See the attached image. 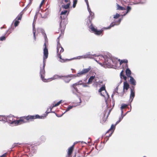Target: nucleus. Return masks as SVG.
<instances>
[{
	"label": "nucleus",
	"instance_id": "f257e3e1",
	"mask_svg": "<svg viewBox=\"0 0 157 157\" xmlns=\"http://www.w3.org/2000/svg\"><path fill=\"white\" fill-rule=\"evenodd\" d=\"M44 47L43 50L44 64L42 67L40 68V75L41 78L42 80L44 82H47L48 81L52 80H53L59 78H62V76L59 75H55L53 76V77L50 78H49L47 79L44 78V76L45 75L44 67L45 65V62H46V60L45 59H46L48 57V48L46 46V42L44 43Z\"/></svg>",
	"mask_w": 157,
	"mask_h": 157
},
{
	"label": "nucleus",
	"instance_id": "f03ea898",
	"mask_svg": "<svg viewBox=\"0 0 157 157\" xmlns=\"http://www.w3.org/2000/svg\"><path fill=\"white\" fill-rule=\"evenodd\" d=\"M44 117L40 116L38 114L34 115H29L27 116L21 117L19 120H17L16 122L17 125L21 124L24 123L29 122L33 121L34 119H42Z\"/></svg>",
	"mask_w": 157,
	"mask_h": 157
},
{
	"label": "nucleus",
	"instance_id": "7ed1b4c3",
	"mask_svg": "<svg viewBox=\"0 0 157 157\" xmlns=\"http://www.w3.org/2000/svg\"><path fill=\"white\" fill-rule=\"evenodd\" d=\"M59 36L57 39V53L58 56L59 58V61L61 63H64L66 62L69 61L71 60V59H62L61 56V53L63 52L64 50L63 48L62 47L60 43L59 40Z\"/></svg>",
	"mask_w": 157,
	"mask_h": 157
},
{
	"label": "nucleus",
	"instance_id": "20e7f679",
	"mask_svg": "<svg viewBox=\"0 0 157 157\" xmlns=\"http://www.w3.org/2000/svg\"><path fill=\"white\" fill-rule=\"evenodd\" d=\"M59 19L60 23L59 29H60L61 32L62 33L64 31L66 27V25L67 24V20L64 18V17H63L62 16H60Z\"/></svg>",
	"mask_w": 157,
	"mask_h": 157
},
{
	"label": "nucleus",
	"instance_id": "39448f33",
	"mask_svg": "<svg viewBox=\"0 0 157 157\" xmlns=\"http://www.w3.org/2000/svg\"><path fill=\"white\" fill-rule=\"evenodd\" d=\"M129 87V84L127 83V82L126 81L124 82V86H123V88L122 90H121V92H120V90H118V87H117L115 91L118 94V95L121 96H122L124 94V93L125 92V90H127Z\"/></svg>",
	"mask_w": 157,
	"mask_h": 157
},
{
	"label": "nucleus",
	"instance_id": "423d86ee",
	"mask_svg": "<svg viewBox=\"0 0 157 157\" xmlns=\"http://www.w3.org/2000/svg\"><path fill=\"white\" fill-rule=\"evenodd\" d=\"M90 28L91 29V31L93 32L95 34L98 35H101L102 34L103 30H98L96 28H95L92 24H91L90 26Z\"/></svg>",
	"mask_w": 157,
	"mask_h": 157
},
{
	"label": "nucleus",
	"instance_id": "0eeeda50",
	"mask_svg": "<svg viewBox=\"0 0 157 157\" xmlns=\"http://www.w3.org/2000/svg\"><path fill=\"white\" fill-rule=\"evenodd\" d=\"M23 13L22 12H21L17 16L16 18L14 21V25L15 27H16L19 24L20 22L19 21V20H21L22 16L23 15Z\"/></svg>",
	"mask_w": 157,
	"mask_h": 157
},
{
	"label": "nucleus",
	"instance_id": "6e6552de",
	"mask_svg": "<svg viewBox=\"0 0 157 157\" xmlns=\"http://www.w3.org/2000/svg\"><path fill=\"white\" fill-rule=\"evenodd\" d=\"M90 69L91 67H89L87 68L84 69L82 71L78 73L76 75L75 77H80L83 75L86 74L90 71Z\"/></svg>",
	"mask_w": 157,
	"mask_h": 157
},
{
	"label": "nucleus",
	"instance_id": "1a4fd4ad",
	"mask_svg": "<svg viewBox=\"0 0 157 157\" xmlns=\"http://www.w3.org/2000/svg\"><path fill=\"white\" fill-rule=\"evenodd\" d=\"M6 122H8L10 123L15 124L16 125H17L16 121L17 120H15L14 119L13 116H8L6 117Z\"/></svg>",
	"mask_w": 157,
	"mask_h": 157
},
{
	"label": "nucleus",
	"instance_id": "9d476101",
	"mask_svg": "<svg viewBox=\"0 0 157 157\" xmlns=\"http://www.w3.org/2000/svg\"><path fill=\"white\" fill-rule=\"evenodd\" d=\"M135 87L134 86H132L130 88L131 93L130 96V100H131V101H132L133 98L135 96Z\"/></svg>",
	"mask_w": 157,
	"mask_h": 157
},
{
	"label": "nucleus",
	"instance_id": "9b49d317",
	"mask_svg": "<svg viewBox=\"0 0 157 157\" xmlns=\"http://www.w3.org/2000/svg\"><path fill=\"white\" fill-rule=\"evenodd\" d=\"M121 19L120 18L119 19L118 21H114V22H112L110 25L108 27V28H107V29H110L111 28V27L114 26L115 25H119L121 21Z\"/></svg>",
	"mask_w": 157,
	"mask_h": 157
},
{
	"label": "nucleus",
	"instance_id": "f8f14e48",
	"mask_svg": "<svg viewBox=\"0 0 157 157\" xmlns=\"http://www.w3.org/2000/svg\"><path fill=\"white\" fill-rule=\"evenodd\" d=\"M74 144H73L71 147L68 149V151L67 152V155L66 157H71V155L72 154L74 148Z\"/></svg>",
	"mask_w": 157,
	"mask_h": 157
},
{
	"label": "nucleus",
	"instance_id": "ddd939ff",
	"mask_svg": "<svg viewBox=\"0 0 157 157\" xmlns=\"http://www.w3.org/2000/svg\"><path fill=\"white\" fill-rule=\"evenodd\" d=\"M115 128V126L113 124H112L111 125L110 128L107 132L106 133V134H107L109 133L110 132L109 134V136H108V137H110L111 136Z\"/></svg>",
	"mask_w": 157,
	"mask_h": 157
},
{
	"label": "nucleus",
	"instance_id": "4468645a",
	"mask_svg": "<svg viewBox=\"0 0 157 157\" xmlns=\"http://www.w3.org/2000/svg\"><path fill=\"white\" fill-rule=\"evenodd\" d=\"M96 56L95 55H92L90 54L89 53H87L86 55H84L83 57L84 59H86L87 58H93V56Z\"/></svg>",
	"mask_w": 157,
	"mask_h": 157
},
{
	"label": "nucleus",
	"instance_id": "2eb2a0df",
	"mask_svg": "<svg viewBox=\"0 0 157 157\" xmlns=\"http://www.w3.org/2000/svg\"><path fill=\"white\" fill-rule=\"evenodd\" d=\"M130 79L129 80V82L130 84L134 86L136 85V82L135 80L133 78V77L132 76L130 77Z\"/></svg>",
	"mask_w": 157,
	"mask_h": 157
},
{
	"label": "nucleus",
	"instance_id": "dca6fc26",
	"mask_svg": "<svg viewBox=\"0 0 157 157\" xmlns=\"http://www.w3.org/2000/svg\"><path fill=\"white\" fill-rule=\"evenodd\" d=\"M119 62H120V65H121L123 63H126V67H128V65L127 63L128 62V61L127 59H124L123 60H121L120 59H119L118 60Z\"/></svg>",
	"mask_w": 157,
	"mask_h": 157
},
{
	"label": "nucleus",
	"instance_id": "f3484780",
	"mask_svg": "<svg viewBox=\"0 0 157 157\" xmlns=\"http://www.w3.org/2000/svg\"><path fill=\"white\" fill-rule=\"evenodd\" d=\"M63 77V79L66 83H68L71 80V79L68 78L67 76H62Z\"/></svg>",
	"mask_w": 157,
	"mask_h": 157
},
{
	"label": "nucleus",
	"instance_id": "a211bd4d",
	"mask_svg": "<svg viewBox=\"0 0 157 157\" xmlns=\"http://www.w3.org/2000/svg\"><path fill=\"white\" fill-rule=\"evenodd\" d=\"M126 75L128 77H131V72L130 69H129L128 68L126 69Z\"/></svg>",
	"mask_w": 157,
	"mask_h": 157
},
{
	"label": "nucleus",
	"instance_id": "6ab92c4d",
	"mask_svg": "<svg viewBox=\"0 0 157 157\" xmlns=\"http://www.w3.org/2000/svg\"><path fill=\"white\" fill-rule=\"evenodd\" d=\"M103 91H106L105 88V86H102L99 90V92L101 93V96L104 97L105 95L103 94H102L101 93V92Z\"/></svg>",
	"mask_w": 157,
	"mask_h": 157
},
{
	"label": "nucleus",
	"instance_id": "aec40b11",
	"mask_svg": "<svg viewBox=\"0 0 157 157\" xmlns=\"http://www.w3.org/2000/svg\"><path fill=\"white\" fill-rule=\"evenodd\" d=\"M117 10H125V9L124 7L120 6L118 4H117Z\"/></svg>",
	"mask_w": 157,
	"mask_h": 157
},
{
	"label": "nucleus",
	"instance_id": "412c9836",
	"mask_svg": "<svg viewBox=\"0 0 157 157\" xmlns=\"http://www.w3.org/2000/svg\"><path fill=\"white\" fill-rule=\"evenodd\" d=\"M95 76H91L87 82L88 84H91L92 83L93 79L94 78Z\"/></svg>",
	"mask_w": 157,
	"mask_h": 157
},
{
	"label": "nucleus",
	"instance_id": "4be33fe9",
	"mask_svg": "<svg viewBox=\"0 0 157 157\" xmlns=\"http://www.w3.org/2000/svg\"><path fill=\"white\" fill-rule=\"evenodd\" d=\"M6 117L5 116H0V121L6 122Z\"/></svg>",
	"mask_w": 157,
	"mask_h": 157
},
{
	"label": "nucleus",
	"instance_id": "5701e85b",
	"mask_svg": "<svg viewBox=\"0 0 157 157\" xmlns=\"http://www.w3.org/2000/svg\"><path fill=\"white\" fill-rule=\"evenodd\" d=\"M70 2H69L67 4L62 6V7L65 9H67L69 8Z\"/></svg>",
	"mask_w": 157,
	"mask_h": 157
},
{
	"label": "nucleus",
	"instance_id": "b1692460",
	"mask_svg": "<svg viewBox=\"0 0 157 157\" xmlns=\"http://www.w3.org/2000/svg\"><path fill=\"white\" fill-rule=\"evenodd\" d=\"M77 86H78L77 84L75 83L73 84L71 86V87L75 90L76 92H78V90L77 88L76 87Z\"/></svg>",
	"mask_w": 157,
	"mask_h": 157
},
{
	"label": "nucleus",
	"instance_id": "393cba45",
	"mask_svg": "<svg viewBox=\"0 0 157 157\" xmlns=\"http://www.w3.org/2000/svg\"><path fill=\"white\" fill-rule=\"evenodd\" d=\"M62 102V100H60L57 103L55 104H54L53 105L52 108H53L54 107H55L57 106H58Z\"/></svg>",
	"mask_w": 157,
	"mask_h": 157
},
{
	"label": "nucleus",
	"instance_id": "a878e982",
	"mask_svg": "<svg viewBox=\"0 0 157 157\" xmlns=\"http://www.w3.org/2000/svg\"><path fill=\"white\" fill-rule=\"evenodd\" d=\"M106 118L105 117H102V119L101 120V123L102 124H104L106 121Z\"/></svg>",
	"mask_w": 157,
	"mask_h": 157
},
{
	"label": "nucleus",
	"instance_id": "bb28decb",
	"mask_svg": "<svg viewBox=\"0 0 157 157\" xmlns=\"http://www.w3.org/2000/svg\"><path fill=\"white\" fill-rule=\"evenodd\" d=\"M128 106V105L123 104L121 106V108L122 109H124L126 108Z\"/></svg>",
	"mask_w": 157,
	"mask_h": 157
},
{
	"label": "nucleus",
	"instance_id": "cd10ccee",
	"mask_svg": "<svg viewBox=\"0 0 157 157\" xmlns=\"http://www.w3.org/2000/svg\"><path fill=\"white\" fill-rule=\"evenodd\" d=\"M77 0H74L73 1V8H75L76 6V5L77 3Z\"/></svg>",
	"mask_w": 157,
	"mask_h": 157
},
{
	"label": "nucleus",
	"instance_id": "c85d7f7f",
	"mask_svg": "<svg viewBox=\"0 0 157 157\" xmlns=\"http://www.w3.org/2000/svg\"><path fill=\"white\" fill-rule=\"evenodd\" d=\"M120 16L119 14L117 13L115 15L113 16V18L114 19H117Z\"/></svg>",
	"mask_w": 157,
	"mask_h": 157
},
{
	"label": "nucleus",
	"instance_id": "c756f323",
	"mask_svg": "<svg viewBox=\"0 0 157 157\" xmlns=\"http://www.w3.org/2000/svg\"><path fill=\"white\" fill-rule=\"evenodd\" d=\"M67 10H65L64 11H62L61 12V15H66L67 13Z\"/></svg>",
	"mask_w": 157,
	"mask_h": 157
},
{
	"label": "nucleus",
	"instance_id": "7c9ffc66",
	"mask_svg": "<svg viewBox=\"0 0 157 157\" xmlns=\"http://www.w3.org/2000/svg\"><path fill=\"white\" fill-rule=\"evenodd\" d=\"M73 107L72 106H69L66 110V112L68 111Z\"/></svg>",
	"mask_w": 157,
	"mask_h": 157
},
{
	"label": "nucleus",
	"instance_id": "2f4dec72",
	"mask_svg": "<svg viewBox=\"0 0 157 157\" xmlns=\"http://www.w3.org/2000/svg\"><path fill=\"white\" fill-rule=\"evenodd\" d=\"M73 107L72 106H69L66 110V112L68 111Z\"/></svg>",
	"mask_w": 157,
	"mask_h": 157
},
{
	"label": "nucleus",
	"instance_id": "473e14b6",
	"mask_svg": "<svg viewBox=\"0 0 157 157\" xmlns=\"http://www.w3.org/2000/svg\"><path fill=\"white\" fill-rule=\"evenodd\" d=\"M124 75V71L122 70L120 73V76L121 78H122V76Z\"/></svg>",
	"mask_w": 157,
	"mask_h": 157
},
{
	"label": "nucleus",
	"instance_id": "72a5a7b5",
	"mask_svg": "<svg viewBox=\"0 0 157 157\" xmlns=\"http://www.w3.org/2000/svg\"><path fill=\"white\" fill-rule=\"evenodd\" d=\"M6 38L5 36H2L0 38V40L3 41L6 40Z\"/></svg>",
	"mask_w": 157,
	"mask_h": 157
},
{
	"label": "nucleus",
	"instance_id": "f704fd0d",
	"mask_svg": "<svg viewBox=\"0 0 157 157\" xmlns=\"http://www.w3.org/2000/svg\"><path fill=\"white\" fill-rule=\"evenodd\" d=\"M123 117L121 116L120 118H119V120L118 121H117L116 123V124H118L121 121Z\"/></svg>",
	"mask_w": 157,
	"mask_h": 157
},
{
	"label": "nucleus",
	"instance_id": "c9c22d12",
	"mask_svg": "<svg viewBox=\"0 0 157 157\" xmlns=\"http://www.w3.org/2000/svg\"><path fill=\"white\" fill-rule=\"evenodd\" d=\"M131 10V8L129 6H128L127 7V11L126 13L130 11Z\"/></svg>",
	"mask_w": 157,
	"mask_h": 157
},
{
	"label": "nucleus",
	"instance_id": "e433bc0d",
	"mask_svg": "<svg viewBox=\"0 0 157 157\" xmlns=\"http://www.w3.org/2000/svg\"><path fill=\"white\" fill-rule=\"evenodd\" d=\"M122 1V2H124L125 3H127L129 2L130 1V0H121Z\"/></svg>",
	"mask_w": 157,
	"mask_h": 157
},
{
	"label": "nucleus",
	"instance_id": "4c0bfd02",
	"mask_svg": "<svg viewBox=\"0 0 157 157\" xmlns=\"http://www.w3.org/2000/svg\"><path fill=\"white\" fill-rule=\"evenodd\" d=\"M82 80L79 81L78 82L75 83L77 84V85H82Z\"/></svg>",
	"mask_w": 157,
	"mask_h": 157
},
{
	"label": "nucleus",
	"instance_id": "58836bf2",
	"mask_svg": "<svg viewBox=\"0 0 157 157\" xmlns=\"http://www.w3.org/2000/svg\"><path fill=\"white\" fill-rule=\"evenodd\" d=\"M75 76L76 75H75L71 74V75H68L67 76L68 77V78H69L72 77L73 76L75 77Z\"/></svg>",
	"mask_w": 157,
	"mask_h": 157
},
{
	"label": "nucleus",
	"instance_id": "ea45409f",
	"mask_svg": "<svg viewBox=\"0 0 157 157\" xmlns=\"http://www.w3.org/2000/svg\"><path fill=\"white\" fill-rule=\"evenodd\" d=\"M94 17V14L93 13V15L92 14V13H90V16L89 17L90 18H91V20Z\"/></svg>",
	"mask_w": 157,
	"mask_h": 157
},
{
	"label": "nucleus",
	"instance_id": "a19ab883",
	"mask_svg": "<svg viewBox=\"0 0 157 157\" xmlns=\"http://www.w3.org/2000/svg\"><path fill=\"white\" fill-rule=\"evenodd\" d=\"M7 155V153H6L2 155V156H0V157H6Z\"/></svg>",
	"mask_w": 157,
	"mask_h": 157
},
{
	"label": "nucleus",
	"instance_id": "79ce46f5",
	"mask_svg": "<svg viewBox=\"0 0 157 157\" xmlns=\"http://www.w3.org/2000/svg\"><path fill=\"white\" fill-rule=\"evenodd\" d=\"M33 36H34V39L35 40H36V37L35 36V32H33Z\"/></svg>",
	"mask_w": 157,
	"mask_h": 157
},
{
	"label": "nucleus",
	"instance_id": "37998d69",
	"mask_svg": "<svg viewBox=\"0 0 157 157\" xmlns=\"http://www.w3.org/2000/svg\"><path fill=\"white\" fill-rule=\"evenodd\" d=\"M44 0H42V2L40 5V7H41L42 6L43 4L44 3Z\"/></svg>",
	"mask_w": 157,
	"mask_h": 157
},
{
	"label": "nucleus",
	"instance_id": "c03bdc74",
	"mask_svg": "<svg viewBox=\"0 0 157 157\" xmlns=\"http://www.w3.org/2000/svg\"><path fill=\"white\" fill-rule=\"evenodd\" d=\"M83 56H84V55L82 56H78V58L79 59L84 58V57H83Z\"/></svg>",
	"mask_w": 157,
	"mask_h": 157
},
{
	"label": "nucleus",
	"instance_id": "a18cd8bd",
	"mask_svg": "<svg viewBox=\"0 0 157 157\" xmlns=\"http://www.w3.org/2000/svg\"><path fill=\"white\" fill-rule=\"evenodd\" d=\"M122 78H123L124 79L125 81H126L127 79V78L125 75L122 76Z\"/></svg>",
	"mask_w": 157,
	"mask_h": 157
},
{
	"label": "nucleus",
	"instance_id": "49530a36",
	"mask_svg": "<svg viewBox=\"0 0 157 157\" xmlns=\"http://www.w3.org/2000/svg\"><path fill=\"white\" fill-rule=\"evenodd\" d=\"M85 1L86 2V4L88 7L89 6V5L88 2V0H85Z\"/></svg>",
	"mask_w": 157,
	"mask_h": 157
},
{
	"label": "nucleus",
	"instance_id": "de8ad7c7",
	"mask_svg": "<svg viewBox=\"0 0 157 157\" xmlns=\"http://www.w3.org/2000/svg\"><path fill=\"white\" fill-rule=\"evenodd\" d=\"M82 85L83 87H87L88 86L86 84H82Z\"/></svg>",
	"mask_w": 157,
	"mask_h": 157
},
{
	"label": "nucleus",
	"instance_id": "09e8293b",
	"mask_svg": "<svg viewBox=\"0 0 157 157\" xmlns=\"http://www.w3.org/2000/svg\"><path fill=\"white\" fill-rule=\"evenodd\" d=\"M69 2H70L69 0H64V2L66 3H69Z\"/></svg>",
	"mask_w": 157,
	"mask_h": 157
},
{
	"label": "nucleus",
	"instance_id": "8fccbe9b",
	"mask_svg": "<svg viewBox=\"0 0 157 157\" xmlns=\"http://www.w3.org/2000/svg\"><path fill=\"white\" fill-rule=\"evenodd\" d=\"M29 0V3H31L33 1V0Z\"/></svg>",
	"mask_w": 157,
	"mask_h": 157
},
{
	"label": "nucleus",
	"instance_id": "3c124183",
	"mask_svg": "<svg viewBox=\"0 0 157 157\" xmlns=\"http://www.w3.org/2000/svg\"><path fill=\"white\" fill-rule=\"evenodd\" d=\"M48 110L46 111V112L47 113V114H48V113H50V112H48Z\"/></svg>",
	"mask_w": 157,
	"mask_h": 157
},
{
	"label": "nucleus",
	"instance_id": "603ef678",
	"mask_svg": "<svg viewBox=\"0 0 157 157\" xmlns=\"http://www.w3.org/2000/svg\"><path fill=\"white\" fill-rule=\"evenodd\" d=\"M52 109V108H51V109H50V111H51Z\"/></svg>",
	"mask_w": 157,
	"mask_h": 157
},
{
	"label": "nucleus",
	"instance_id": "864d4df0",
	"mask_svg": "<svg viewBox=\"0 0 157 157\" xmlns=\"http://www.w3.org/2000/svg\"><path fill=\"white\" fill-rule=\"evenodd\" d=\"M101 57H102V58H103V57L102 56H101Z\"/></svg>",
	"mask_w": 157,
	"mask_h": 157
},
{
	"label": "nucleus",
	"instance_id": "5fc2aeb1",
	"mask_svg": "<svg viewBox=\"0 0 157 157\" xmlns=\"http://www.w3.org/2000/svg\"><path fill=\"white\" fill-rule=\"evenodd\" d=\"M41 16H42V15H41ZM43 17V18L44 17Z\"/></svg>",
	"mask_w": 157,
	"mask_h": 157
},
{
	"label": "nucleus",
	"instance_id": "6e6d98bb",
	"mask_svg": "<svg viewBox=\"0 0 157 157\" xmlns=\"http://www.w3.org/2000/svg\"><path fill=\"white\" fill-rule=\"evenodd\" d=\"M144 157H145V156H144Z\"/></svg>",
	"mask_w": 157,
	"mask_h": 157
}]
</instances>
